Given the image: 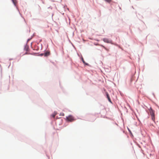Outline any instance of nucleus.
Masks as SVG:
<instances>
[{
    "label": "nucleus",
    "instance_id": "1",
    "mask_svg": "<svg viewBox=\"0 0 159 159\" xmlns=\"http://www.w3.org/2000/svg\"><path fill=\"white\" fill-rule=\"evenodd\" d=\"M150 112L152 117V119L153 121L155 120V115L154 111L151 108L150 110Z\"/></svg>",
    "mask_w": 159,
    "mask_h": 159
},
{
    "label": "nucleus",
    "instance_id": "2",
    "mask_svg": "<svg viewBox=\"0 0 159 159\" xmlns=\"http://www.w3.org/2000/svg\"><path fill=\"white\" fill-rule=\"evenodd\" d=\"M68 121L70 122H72L75 120L74 117L71 115H69L66 118Z\"/></svg>",
    "mask_w": 159,
    "mask_h": 159
},
{
    "label": "nucleus",
    "instance_id": "3",
    "mask_svg": "<svg viewBox=\"0 0 159 159\" xmlns=\"http://www.w3.org/2000/svg\"><path fill=\"white\" fill-rule=\"evenodd\" d=\"M103 41L105 43H112V41L111 40H109L107 38H104L103 39Z\"/></svg>",
    "mask_w": 159,
    "mask_h": 159
},
{
    "label": "nucleus",
    "instance_id": "4",
    "mask_svg": "<svg viewBox=\"0 0 159 159\" xmlns=\"http://www.w3.org/2000/svg\"><path fill=\"white\" fill-rule=\"evenodd\" d=\"M107 98H108V99L109 101L110 102H111V99H110L108 93H107Z\"/></svg>",
    "mask_w": 159,
    "mask_h": 159
},
{
    "label": "nucleus",
    "instance_id": "5",
    "mask_svg": "<svg viewBox=\"0 0 159 159\" xmlns=\"http://www.w3.org/2000/svg\"><path fill=\"white\" fill-rule=\"evenodd\" d=\"M12 2H13L14 4L15 5H16V4L17 3V2L16 0H11Z\"/></svg>",
    "mask_w": 159,
    "mask_h": 159
},
{
    "label": "nucleus",
    "instance_id": "6",
    "mask_svg": "<svg viewBox=\"0 0 159 159\" xmlns=\"http://www.w3.org/2000/svg\"><path fill=\"white\" fill-rule=\"evenodd\" d=\"M81 59H82V61H83V63L84 64H85V65H88V63H86L85 62V61H84V59L83 58H82V57Z\"/></svg>",
    "mask_w": 159,
    "mask_h": 159
},
{
    "label": "nucleus",
    "instance_id": "7",
    "mask_svg": "<svg viewBox=\"0 0 159 159\" xmlns=\"http://www.w3.org/2000/svg\"><path fill=\"white\" fill-rule=\"evenodd\" d=\"M106 2H108V3H110L111 2V1H112V0H104Z\"/></svg>",
    "mask_w": 159,
    "mask_h": 159
},
{
    "label": "nucleus",
    "instance_id": "8",
    "mask_svg": "<svg viewBox=\"0 0 159 159\" xmlns=\"http://www.w3.org/2000/svg\"><path fill=\"white\" fill-rule=\"evenodd\" d=\"M56 114L54 113V114L52 115V116L53 118H54L55 117V116H56Z\"/></svg>",
    "mask_w": 159,
    "mask_h": 159
},
{
    "label": "nucleus",
    "instance_id": "9",
    "mask_svg": "<svg viewBox=\"0 0 159 159\" xmlns=\"http://www.w3.org/2000/svg\"><path fill=\"white\" fill-rule=\"evenodd\" d=\"M61 115L62 116H64V114L63 113H62L61 114Z\"/></svg>",
    "mask_w": 159,
    "mask_h": 159
}]
</instances>
